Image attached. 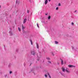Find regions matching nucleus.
<instances>
[{
  "label": "nucleus",
  "instance_id": "1",
  "mask_svg": "<svg viewBox=\"0 0 78 78\" xmlns=\"http://www.w3.org/2000/svg\"><path fill=\"white\" fill-rule=\"evenodd\" d=\"M31 53L33 55H35L36 54V52H35L34 51H32L31 52Z\"/></svg>",
  "mask_w": 78,
  "mask_h": 78
},
{
  "label": "nucleus",
  "instance_id": "2",
  "mask_svg": "<svg viewBox=\"0 0 78 78\" xmlns=\"http://www.w3.org/2000/svg\"><path fill=\"white\" fill-rule=\"evenodd\" d=\"M62 71L64 72H65L66 70L65 68L63 67H62Z\"/></svg>",
  "mask_w": 78,
  "mask_h": 78
},
{
  "label": "nucleus",
  "instance_id": "3",
  "mask_svg": "<svg viewBox=\"0 0 78 78\" xmlns=\"http://www.w3.org/2000/svg\"><path fill=\"white\" fill-rule=\"evenodd\" d=\"M27 21V19L26 18L24 20V21L23 22V23L24 24Z\"/></svg>",
  "mask_w": 78,
  "mask_h": 78
},
{
  "label": "nucleus",
  "instance_id": "4",
  "mask_svg": "<svg viewBox=\"0 0 78 78\" xmlns=\"http://www.w3.org/2000/svg\"><path fill=\"white\" fill-rule=\"evenodd\" d=\"M66 73H70V71L68 70V69H66Z\"/></svg>",
  "mask_w": 78,
  "mask_h": 78
},
{
  "label": "nucleus",
  "instance_id": "5",
  "mask_svg": "<svg viewBox=\"0 0 78 78\" xmlns=\"http://www.w3.org/2000/svg\"><path fill=\"white\" fill-rule=\"evenodd\" d=\"M68 67H69V68H71V67H74V66L73 65H68Z\"/></svg>",
  "mask_w": 78,
  "mask_h": 78
},
{
  "label": "nucleus",
  "instance_id": "6",
  "mask_svg": "<svg viewBox=\"0 0 78 78\" xmlns=\"http://www.w3.org/2000/svg\"><path fill=\"white\" fill-rule=\"evenodd\" d=\"M25 28V27H24L23 26V24L22 26V30L24 29Z\"/></svg>",
  "mask_w": 78,
  "mask_h": 78
},
{
  "label": "nucleus",
  "instance_id": "7",
  "mask_svg": "<svg viewBox=\"0 0 78 78\" xmlns=\"http://www.w3.org/2000/svg\"><path fill=\"white\" fill-rule=\"evenodd\" d=\"M48 2V0H45V4H47Z\"/></svg>",
  "mask_w": 78,
  "mask_h": 78
},
{
  "label": "nucleus",
  "instance_id": "8",
  "mask_svg": "<svg viewBox=\"0 0 78 78\" xmlns=\"http://www.w3.org/2000/svg\"><path fill=\"white\" fill-rule=\"evenodd\" d=\"M61 64L62 65H63V60H61Z\"/></svg>",
  "mask_w": 78,
  "mask_h": 78
},
{
  "label": "nucleus",
  "instance_id": "9",
  "mask_svg": "<svg viewBox=\"0 0 78 78\" xmlns=\"http://www.w3.org/2000/svg\"><path fill=\"white\" fill-rule=\"evenodd\" d=\"M36 46H37V48H39V45H38V44L37 43Z\"/></svg>",
  "mask_w": 78,
  "mask_h": 78
},
{
  "label": "nucleus",
  "instance_id": "10",
  "mask_svg": "<svg viewBox=\"0 0 78 78\" xmlns=\"http://www.w3.org/2000/svg\"><path fill=\"white\" fill-rule=\"evenodd\" d=\"M48 75H49V78H51V77L50 76V75L48 73Z\"/></svg>",
  "mask_w": 78,
  "mask_h": 78
},
{
  "label": "nucleus",
  "instance_id": "11",
  "mask_svg": "<svg viewBox=\"0 0 78 78\" xmlns=\"http://www.w3.org/2000/svg\"><path fill=\"white\" fill-rule=\"evenodd\" d=\"M51 18V17H50V16H48V20H50Z\"/></svg>",
  "mask_w": 78,
  "mask_h": 78
},
{
  "label": "nucleus",
  "instance_id": "12",
  "mask_svg": "<svg viewBox=\"0 0 78 78\" xmlns=\"http://www.w3.org/2000/svg\"><path fill=\"white\" fill-rule=\"evenodd\" d=\"M18 30L19 31H21V29L20 27H18Z\"/></svg>",
  "mask_w": 78,
  "mask_h": 78
},
{
  "label": "nucleus",
  "instance_id": "13",
  "mask_svg": "<svg viewBox=\"0 0 78 78\" xmlns=\"http://www.w3.org/2000/svg\"><path fill=\"white\" fill-rule=\"evenodd\" d=\"M30 42H31V44L32 45H33V42L31 40V41H30Z\"/></svg>",
  "mask_w": 78,
  "mask_h": 78
},
{
  "label": "nucleus",
  "instance_id": "14",
  "mask_svg": "<svg viewBox=\"0 0 78 78\" xmlns=\"http://www.w3.org/2000/svg\"><path fill=\"white\" fill-rule=\"evenodd\" d=\"M47 59L48 60H50V58H47Z\"/></svg>",
  "mask_w": 78,
  "mask_h": 78
},
{
  "label": "nucleus",
  "instance_id": "15",
  "mask_svg": "<svg viewBox=\"0 0 78 78\" xmlns=\"http://www.w3.org/2000/svg\"><path fill=\"white\" fill-rule=\"evenodd\" d=\"M58 7H56V9H56V10H58Z\"/></svg>",
  "mask_w": 78,
  "mask_h": 78
},
{
  "label": "nucleus",
  "instance_id": "16",
  "mask_svg": "<svg viewBox=\"0 0 78 78\" xmlns=\"http://www.w3.org/2000/svg\"><path fill=\"white\" fill-rule=\"evenodd\" d=\"M37 27H39V25L38 24H37Z\"/></svg>",
  "mask_w": 78,
  "mask_h": 78
},
{
  "label": "nucleus",
  "instance_id": "17",
  "mask_svg": "<svg viewBox=\"0 0 78 78\" xmlns=\"http://www.w3.org/2000/svg\"><path fill=\"white\" fill-rule=\"evenodd\" d=\"M55 43L56 44H58V42L57 41H56L55 42Z\"/></svg>",
  "mask_w": 78,
  "mask_h": 78
},
{
  "label": "nucleus",
  "instance_id": "18",
  "mask_svg": "<svg viewBox=\"0 0 78 78\" xmlns=\"http://www.w3.org/2000/svg\"><path fill=\"white\" fill-rule=\"evenodd\" d=\"M48 62H49V63H50V64H51V62H50V61H48Z\"/></svg>",
  "mask_w": 78,
  "mask_h": 78
},
{
  "label": "nucleus",
  "instance_id": "19",
  "mask_svg": "<svg viewBox=\"0 0 78 78\" xmlns=\"http://www.w3.org/2000/svg\"><path fill=\"white\" fill-rule=\"evenodd\" d=\"M61 6V5L59 3L58 4V6Z\"/></svg>",
  "mask_w": 78,
  "mask_h": 78
},
{
  "label": "nucleus",
  "instance_id": "20",
  "mask_svg": "<svg viewBox=\"0 0 78 78\" xmlns=\"http://www.w3.org/2000/svg\"><path fill=\"white\" fill-rule=\"evenodd\" d=\"M45 77H47V75H46V74L45 75Z\"/></svg>",
  "mask_w": 78,
  "mask_h": 78
},
{
  "label": "nucleus",
  "instance_id": "21",
  "mask_svg": "<svg viewBox=\"0 0 78 78\" xmlns=\"http://www.w3.org/2000/svg\"><path fill=\"white\" fill-rule=\"evenodd\" d=\"M52 55L53 56H54V54H53V53L52 52Z\"/></svg>",
  "mask_w": 78,
  "mask_h": 78
},
{
  "label": "nucleus",
  "instance_id": "22",
  "mask_svg": "<svg viewBox=\"0 0 78 78\" xmlns=\"http://www.w3.org/2000/svg\"><path fill=\"white\" fill-rule=\"evenodd\" d=\"M27 13H29V10H27Z\"/></svg>",
  "mask_w": 78,
  "mask_h": 78
},
{
  "label": "nucleus",
  "instance_id": "23",
  "mask_svg": "<svg viewBox=\"0 0 78 78\" xmlns=\"http://www.w3.org/2000/svg\"><path fill=\"white\" fill-rule=\"evenodd\" d=\"M72 25H74V23H72Z\"/></svg>",
  "mask_w": 78,
  "mask_h": 78
},
{
  "label": "nucleus",
  "instance_id": "24",
  "mask_svg": "<svg viewBox=\"0 0 78 78\" xmlns=\"http://www.w3.org/2000/svg\"><path fill=\"white\" fill-rule=\"evenodd\" d=\"M12 73V71H10V74H11Z\"/></svg>",
  "mask_w": 78,
  "mask_h": 78
},
{
  "label": "nucleus",
  "instance_id": "25",
  "mask_svg": "<svg viewBox=\"0 0 78 78\" xmlns=\"http://www.w3.org/2000/svg\"><path fill=\"white\" fill-rule=\"evenodd\" d=\"M45 15L47 16L48 15V14H45Z\"/></svg>",
  "mask_w": 78,
  "mask_h": 78
},
{
  "label": "nucleus",
  "instance_id": "26",
  "mask_svg": "<svg viewBox=\"0 0 78 78\" xmlns=\"http://www.w3.org/2000/svg\"><path fill=\"white\" fill-rule=\"evenodd\" d=\"M59 64H60V63L58 62V65H59Z\"/></svg>",
  "mask_w": 78,
  "mask_h": 78
},
{
  "label": "nucleus",
  "instance_id": "27",
  "mask_svg": "<svg viewBox=\"0 0 78 78\" xmlns=\"http://www.w3.org/2000/svg\"><path fill=\"white\" fill-rule=\"evenodd\" d=\"M48 1H49V2H50L51 0H48Z\"/></svg>",
  "mask_w": 78,
  "mask_h": 78
},
{
  "label": "nucleus",
  "instance_id": "28",
  "mask_svg": "<svg viewBox=\"0 0 78 78\" xmlns=\"http://www.w3.org/2000/svg\"><path fill=\"white\" fill-rule=\"evenodd\" d=\"M76 11H77L76 10L75 11V12H76Z\"/></svg>",
  "mask_w": 78,
  "mask_h": 78
},
{
  "label": "nucleus",
  "instance_id": "29",
  "mask_svg": "<svg viewBox=\"0 0 78 78\" xmlns=\"http://www.w3.org/2000/svg\"><path fill=\"white\" fill-rule=\"evenodd\" d=\"M1 7V6H0V8Z\"/></svg>",
  "mask_w": 78,
  "mask_h": 78
},
{
  "label": "nucleus",
  "instance_id": "30",
  "mask_svg": "<svg viewBox=\"0 0 78 78\" xmlns=\"http://www.w3.org/2000/svg\"><path fill=\"white\" fill-rule=\"evenodd\" d=\"M7 76V75H6V76Z\"/></svg>",
  "mask_w": 78,
  "mask_h": 78
}]
</instances>
